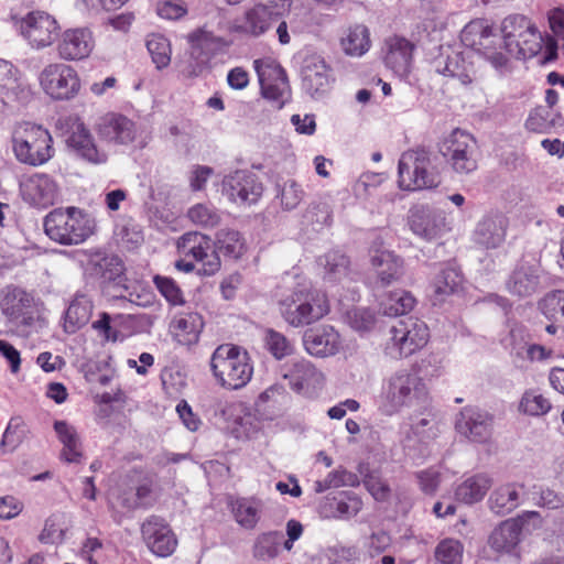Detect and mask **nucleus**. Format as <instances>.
I'll list each match as a JSON object with an SVG mask.
<instances>
[{
  "label": "nucleus",
  "mask_w": 564,
  "mask_h": 564,
  "mask_svg": "<svg viewBox=\"0 0 564 564\" xmlns=\"http://www.w3.org/2000/svg\"><path fill=\"white\" fill-rule=\"evenodd\" d=\"M95 219L77 207L56 208L44 218V230L51 240L64 245H79L94 235Z\"/></svg>",
  "instance_id": "nucleus-1"
},
{
  "label": "nucleus",
  "mask_w": 564,
  "mask_h": 564,
  "mask_svg": "<svg viewBox=\"0 0 564 564\" xmlns=\"http://www.w3.org/2000/svg\"><path fill=\"white\" fill-rule=\"evenodd\" d=\"M210 368L218 382L232 390L245 387L253 373L247 351L228 344L216 348L210 359Z\"/></svg>",
  "instance_id": "nucleus-2"
},
{
  "label": "nucleus",
  "mask_w": 564,
  "mask_h": 564,
  "mask_svg": "<svg viewBox=\"0 0 564 564\" xmlns=\"http://www.w3.org/2000/svg\"><path fill=\"white\" fill-rule=\"evenodd\" d=\"M283 319L293 327L311 325L329 312L325 294L307 289L293 291L279 302Z\"/></svg>",
  "instance_id": "nucleus-3"
},
{
  "label": "nucleus",
  "mask_w": 564,
  "mask_h": 564,
  "mask_svg": "<svg viewBox=\"0 0 564 564\" xmlns=\"http://www.w3.org/2000/svg\"><path fill=\"white\" fill-rule=\"evenodd\" d=\"M13 151L19 162L39 166L54 155L53 138L42 126L25 122L12 135Z\"/></svg>",
  "instance_id": "nucleus-4"
},
{
  "label": "nucleus",
  "mask_w": 564,
  "mask_h": 564,
  "mask_svg": "<svg viewBox=\"0 0 564 564\" xmlns=\"http://www.w3.org/2000/svg\"><path fill=\"white\" fill-rule=\"evenodd\" d=\"M398 173L399 186L405 191L434 188L441 183L432 155L424 149L404 152L399 160Z\"/></svg>",
  "instance_id": "nucleus-5"
},
{
  "label": "nucleus",
  "mask_w": 564,
  "mask_h": 564,
  "mask_svg": "<svg viewBox=\"0 0 564 564\" xmlns=\"http://www.w3.org/2000/svg\"><path fill=\"white\" fill-rule=\"evenodd\" d=\"M425 395V384L419 376L399 371L388 378L383 386L381 409L383 413L392 415Z\"/></svg>",
  "instance_id": "nucleus-6"
},
{
  "label": "nucleus",
  "mask_w": 564,
  "mask_h": 564,
  "mask_svg": "<svg viewBox=\"0 0 564 564\" xmlns=\"http://www.w3.org/2000/svg\"><path fill=\"white\" fill-rule=\"evenodd\" d=\"M429 328L424 322L412 317L400 319L390 326L384 352L393 359L409 357L426 345Z\"/></svg>",
  "instance_id": "nucleus-7"
},
{
  "label": "nucleus",
  "mask_w": 564,
  "mask_h": 564,
  "mask_svg": "<svg viewBox=\"0 0 564 564\" xmlns=\"http://www.w3.org/2000/svg\"><path fill=\"white\" fill-rule=\"evenodd\" d=\"M438 151L457 174H469L478 167L476 139L462 129L453 130L438 144Z\"/></svg>",
  "instance_id": "nucleus-8"
},
{
  "label": "nucleus",
  "mask_w": 564,
  "mask_h": 564,
  "mask_svg": "<svg viewBox=\"0 0 564 564\" xmlns=\"http://www.w3.org/2000/svg\"><path fill=\"white\" fill-rule=\"evenodd\" d=\"M40 85L50 97L56 100L73 98L80 87L76 70L64 63L46 65L40 74Z\"/></svg>",
  "instance_id": "nucleus-9"
},
{
  "label": "nucleus",
  "mask_w": 564,
  "mask_h": 564,
  "mask_svg": "<svg viewBox=\"0 0 564 564\" xmlns=\"http://www.w3.org/2000/svg\"><path fill=\"white\" fill-rule=\"evenodd\" d=\"M20 34L36 50L51 46L58 34L57 21L46 12L32 11L19 20Z\"/></svg>",
  "instance_id": "nucleus-10"
},
{
  "label": "nucleus",
  "mask_w": 564,
  "mask_h": 564,
  "mask_svg": "<svg viewBox=\"0 0 564 564\" xmlns=\"http://www.w3.org/2000/svg\"><path fill=\"white\" fill-rule=\"evenodd\" d=\"M141 536L149 551L159 556H171L177 547V538L170 524L161 517H149L140 528Z\"/></svg>",
  "instance_id": "nucleus-11"
},
{
  "label": "nucleus",
  "mask_w": 564,
  "mask_h": 564,
  "mask_svg": "<svg viewBox=\"0 0 564 564\" xmlns=\"http://www.w3.org/2000/svg\"><path fill=\"white\" fill-rule=\"evenodd\" d=\"M262 192L263 187L258 177L248 171H236L223 181V193L238 205L254 204Z\"/></svg>",
  "instance_id": "nucleus-12"
},
{
  "label": "nucleus",
  "mask_w": 564,
  "mask_h": 564,
  "mask_svg": "<svg viewBox=\"0 0 564 564\" xmlns=\"http://www.w3.org/2000/svg\"><path fill=\"white\" fill-rule=\"evenodd\" d=\"M178 248L184 253L191 254L202 263L199 272L204 275H213L220 269V258L217 249L210 250V239L199 232H187L178 241Z\"/></svg>",
  "instance_id": "nucleus-13"
},
{
  "label": "nucleus",
  "mask_w": 564,
  "mask_h": 564,
  "mask_svg": "<svg viewBox=\"0 0 564 564\" xmlns=\"http://www.w3.org/2000/svg\"><path fill=\"white\" fill-rule=\"evenodd\" d=\"M456 430L469 441L485 444L492 435V416L478 408H464L456 420Z\"/></svg>",
  "instance_id": "nucleus-14"
},
{
  "label": "nucleus",
  "mask_w": 564,
  "mask_h": 564,
  "mask_svg": "<svg viewBox=\"0 0 564 564\" xmlns=\"http://www.w3.org/2000/svg\"><path fill=\"white\" fill-rule=\"evenodd\" d=\"M370 262L376 270V283L382 288L400 281L404 275L403 259L376 243L370 249Z\"/></svg>",
  "instance_id": "nucleus-15"
},
{
  "label": "nucleus",
  "mask_w": 564,
  "mask_h": 564,
  "mask_svg": "<svg viewBox=\"0 0 564 564\" xmlns=\"http://www.w3.org/2000/svg\"><path fill=\"white\" fill-rule=\"evenodd\" d=\"M541 284V268L529 261L519 262L510 273L506 288L517 297L524 299L535 294Z\"/></svg>",
  "instance_id": "nucleus-16"
},
{
  "label": "nucleus",
  "mask_w": 564,
  "mask_h": 564,
  "mask_svg": "<svg viewBox=\"0 0 564 564\" xmlns=\"http://www.w3.org/2000/svg\"><path fill=\"white\" fill-rule=\"evenodd\" d=\"M303 343L310 355L322 358L336 355L341 344L339 333L330 325L307 329Z\"/></svg>",
  "instance_id": "nucleus-17"
},
{
  "label": "nucleus",
  "mask_w": 564,
  "mask_h": 564,
  "mask_svg": "<svg viewBox=\"0 0 564 564\" xmlns=\"http://www.w3.org/2000/svg\"><path fill=\"white\" fill-rule=\"evenodd\" d=\"M414 44L408 39L392 35L384 40L383 61L395 74L404 76L410 72Z\"/></svg>",
  "instance_id": "nucleus-18"
},
{
  "label": "nucleus",
  "mask_w": 564,
  "mask_h": 564,
  "mask_svg": "<svg viewBox=\"0 0 564 564\" xmlns=\"http://www.w3.org/2000/svg\"><path fill=\"white\" fill-rule=\"evenodd\" d=\"M507 228L508 219L503 214L490 213L478 221L474 231V239L476 243L487 249H496L503 243Z\"/></svg>",
  "instance_id": "nucleus-19"
},
{
  "label": "nucleus",
  "mask_w": 564,
  "mask_h": 564,
  "mask_svg": "<svg viewBox=\"0 0 564 564\" xmlns=\"http://www.w3.org/2000/svg\"><path fill=\"white\" fill-rule=\"evenodd\" d=\"M303 88L312 97L324 95L330 86L329 68L325 61L317 56H307L302 66Z\"/></svg>",
  "instance_id": "nucleus-20"
},
{
  "label": "nucleus",
  "mask_w": 564,
  "mask_h": 564,
  "mask_svg": "<svg viewBox=\"0 0 564 564\" xmlns=\"http://www.w3.org/2000/svg\"><path fill=\"white\" fill-rule=\"evenodd\" d=\"M93 48V35L86 29L66 30L57 45L59 57L66 61L84 59L89 56Z\"/></svg>",
  "instance_id": "nucleus-21"
},
{
  "label": "nucleus",
  "mask_w": 564,
  "mask_h": 564,
  "mask_svg": "<svg viewBox=\"0 0 564 564\" xmlns=\"http://www.w3.org/2000/svg\"><path fill=\"white\" fill-rule=\"evenodd\" d=\"M86 257V270L91 276L111 282L123 273V263L116 254L95 249L87 251Z\"/></svg>",
  "instance_id": "nucleus-22"
},
{
  "label": "nucleus",
  "mask_w": 564,
  "mask_h": 564,
  "mask_svg": "<svg viewBox=\"0 0 564 564\" xmlns=\"http://www.w3.org/2000/svg\"><path fill=\"white\" fill-rule=\"evenodd\" d=\"M284 378L289 379L294 391L307 395L319 389L324 383L323 373L307 360L293 362Z\"/></svg>",
  "instance_id": "nucleus-23"
},
{
  "label": "nucleus",
  "mask_w": 564,
  "mask_h": 564,
  "mask_svg": "<svg viewBox=\"0 0 564 564\" xmlns=\"http://www.w3.org/2000/svg\"><path fill=\"white\" fill-rule=\"evenodd\" d=\"M411 230L426 239L433 240L441 237L446 229L445 217L425 206H420L411 212Z\"/></svg>",
  "instance_id": "nucleus-24"
},
{
  "label": "nucleus",
  "mask_w": 564,
  "mask_h": 564,
  "mask_svg": "<svg viewBox=\"0 0 564 564\" xmlns=\"http://www.w3.org/2000/svg\"><path fill=\"white\" fill-rule=\"evenodd\" d=\"M66 143L76 156L89 163L102 164L108 160L107 153L97 148L93 135L83 123L76 126Z\"/></svg>",
  "instance_id": "nucleus-25"
},
{
  "label": "nucleus",
  "mask_w": 564,
  "mask_h": 564,
  "mask_svg": "<svg viewBox=\"0 0 564 564\" xmlns=\"http://www.w3.org/2000/svg\"><path fill=\"white\" fill-rule=\"evenodd\" d=\"M97 131L104 140L119 144L132 142L135 135L133 122L117 113L104 116L97 126Z\"/></svg>",
  "instance_id": "nucleus-26"
},
{
  "label": "nucleus",
  "mask_w": 564,
  "mask_h": 564,
  "mask_svg": "<svg viewBox=\"0 0 564 564\" xmlns=\"http://www.w3.org/2000/svg\"><path fill=\"white\" fill-rule=\"evenodd\" d=\"M256 68L261 85L262 96L276 102L278 107L281 108L289 95V84L286 75L281 67L269 68L267 70L261 69L256 61Z\"/></svg>",
  "instance_id": "nucleus-27"
},
{
  "label": "nucleus",
  "mask_w": 564,
  "mask_h": 564,
  "mask_svg": "<svg viewBox=\"0 0 564 564\" xmlns=\"http://www.w3.org/2000/svg\"><path fill=\"white\" fill-rule=\"evenodd\" d=\"M522 523L518 519L502 521L494 529L488 544L497 553H512L521 541Z\"/></svg>",
  "instance_id": "nucleus-28"
},
{
  "label": "nucleus",
  "mask_w": 564,
  "mask_h": 564,
  "mask_svg": "<svg viewBox=\"0 0 564 564\" xmlns=\"http://www.w3.org/2000/svg\"><path fill=\"white\" fill-rule=\"evenodd\" d=\"M21 187L25 198L35 205H52L57 196L56 184L46 174L32 175Z\"/></svg>",
  "instance_id": "nucleus-29"
},
{
  "label": "nucleus",
  "mask_w": 564,
  "mask_h": 564,
  "mask_svg": "<svg viewBox=\"0 0 564 564\" xmlns=\"http://www.w3.org/2000/svg\"><path fill=\"white\" fill-rule=\"evenodd\" d=\"M361 507L360 496H324L318 512L325 519H341L357 514Z\"/></svg>",
  "instance_id": "nucleus-30"
},
{
  "label": "nucleus",
  "mask_w": 564,
  "mask_h": 564,
  "mask_svg": "<svg viewBox=\"0 0 564 564\" xmlns=\"http://www.w3.org/2000/svg\"><path fill=\"white\" fill-rule=\"evenodd\" d=\"M278 20V14L264 4H257L246 11L241 23L237 24V31L251 35L260 36L265 33Z\"/></svg>",
  "instance_id": "nucleus-31"
},
{
  "label": "nucleus",
  "mask_w": 564,
  "mask_h": 564,
  "mask_svg": "<svg viewBox=\"0 0 564 564\" xmlns=\"http://www.w3.org/2000/svg\"><path fill=\"white\" fill-rule=\"evenodd\" d=\"M175 336L185 345L196 343L204 327L202 316L196 312L181 313L172 322Z\"/></svg>",
  "instance_id": "nucleus-32"
},
{
  "label": "nucleus",
  "mask_w": 564,
  "mask_h": 564,
  "mask_svg": "<svg viewBox=\"0 0 564 564\" xmlns=\"http://www.w3.org/2000/svg\"><path fill=\"white\" fill-rule=\"evenodd\" d=\"M54 430L63 444L61 456L67 463H77L82 458V444L74 426L65 421H56Z\"/></svg>",
  "instance_id": "nucleus-33"
},
{
  "label": "nucleus",
  "mask_w": 564,
  "mask_h": 564,
  "mask_svg": "<svg viewBox=\"0 0 564 564\" xmlns=\"http://www.w3.org/2000/svg\"><path fill=\"white\" fill-rule=\"evenodd\" d=\"M236 521L246 529H253L261 512L260 502L253 497H237L229 502Z\"/></svg>",
  "instance_id": "nucleus-34"
},
{
  "label": "nucleus",
  "mask_w": 564,
  "mask_h": 564,
  "mask_svg": "<svg viewBox=\"0 0 564 564\" xmlns=\"http://www.w3.org/2000/svg\"><path fill=\"white\" fill-rule=\"evenodd\" d=\"M91 304L85 296L76 297L65 312L64 328L73 334L82 326L86 325L90 318Z\"/></svg>",
  "instance_id": "nucleus-35"
},
{
  "label": "nucleus",
  "mask_w": 564,
  "mask_h": 564,
  "mask_svg": "<svg viewBox=\"0 0 564 564\" xmlns=\"http://www.w3.org/2000/svg\"><path fill=\"white\" fill-rule=\"evenodd\" d=\"M415 302L414 296L410 292L397 290L387 294L381 301L380 306L384 315L398 316L412 311Z\"/></svg>",
  "instance_id": "nucleus-36"
},
{
  "label": "nucleus",
  "mask_w": 564,
  "mask_h": 564,
  "mask_svg": "<svg viewBox=\"0 0 564 564\" xmlns=\"http://www.w3.org/2000/svg\"><path fill=\"white\" fill-rule=\"evenodd\" d=\"M340 44L347 55L361 56L370 47L369 30L365 25H355L348 30Z\"/></svg>",
  "instance_id": "nucleus-37"
},
{
  "label": "nucleus",
  "mask_w": 564,
  "mask_h": 564,
  "mask_svg": "<svg viewBox=\"0 0 564 564\" xmlns=\"http://www.w3.org/2000/svg\"><path fill=\"white\" fill-rule=\"evenodd\" d=\"M501 50V39L499 35L492 33V29L489 25V32H486L481 45H479L476 52L488 59L494 67L500 68L503 67L508 62L507 56L502 53Z\"/></svg>",
  "instance_id": "nucleus-38"
},
{
  "label": "nucleus",
  "mask_w": 564,
  "mask_h": 564,
  "mask_svg": "<svg viewBox=\"0 0 564 564\" xmlns=\"http://www.w3.org/2000/svg\"><path fill=\"white\" fill-rule=\"evenodd\" d=\"M283 534L271 531L260 534L253 544V556L260 561H267L278 556L282 544Z\"/></svg>",
  "instance_id": "nucleus-39"
},
{
  "label": "nucleus",
  "mask_w": 564,
  "mask_h": 564,
  "mask_svg": "<svg viewBox=\"0 0 564 564\" xmlns=\"http://www.w3.org/2000/svg\"><path fill=\"white\" fill-rule=\"evenodd\" d=\"M215 248L227 257L238 259L245 251V241L232 229H221L216 234Z\"/></svg>",
  "instance_id": "nucleus-40"
},
{
  "label": "nucleus",
  "mask_w": 564,
  "mask_h": 564,
  "mask_svg": "<svg viewBox=\"0 0 564 564\" xmlns=\"http://www.w3.org/2000/svg\"><path fill=\"white\" fill-rule=\"evenodd\" d=\"M440 433L438 421L432 414L421 417L412 423L406 440H415L419 443L427 444L435 440Z\"/></svg>",
  "instance_id": "nucleus-41"
},
{
  "label": "nucleus",
  "mask_w": 564,
  "mask_h": 564,
  "mask_svg": "<svg viewBox=\"0 0 564 564\" xmlns=\"http://www.w3.org/2000/svg\"><path fill=\"white\" fill-rule=\"evenodd\" d=\"M464 556V544L453 538L441 540L434 551L435 561L440 564H462Z\"/></svg>",
  "instance_id": "nucleus-42"
},
{
  "label": "nucleus",
  "mask_w": 564,
  "mask_h": 564,
  "mask_svg": "<svg viewBox=\"0 0 564 564\" xmlns=\"http://www.w3.org/2000/svg\"><path fill=\"white\" fill-rule=\"evenodd\" d=\"M319 264L324 267L329 279L337 280L348 274L350 260L344 252L330 250L319 258Z\"/></svg>",
  "instance_id": "nucleus-43"
},
{
  "label": "nucleus",
  "mask_w": 564,
  "mask_h": 564,
  "mask_svg": "<svg viewBox=\"0 0 564 564\" xmlns=\"http://www.w3.org/2000/svg\"><path fill=\"white\" fill-rule=\"evenodd\" d=\"M541 313L551 322L564 326V291H552L539 302Z\"/></svg>",
  "instance_id": "nucleus-44"
},
{
  "label": "nucleus",
  "mask_w": 564,
  "mask_h": 564,
  "mask_svg": "<svg viewBox=\"0 0 564 564\" xmlns=\"http://www.w3.org/2000/svg\"><path fill=\"white\" fill-rule=\"evenodd\" d=\"M463 282L460 272L454 268L442 270L435 278L433 288L434 293L442 301L445 296L458 291Z\"/></svg>",
  "instance_id": "nucleus-45"
},
{
  "label": "nucleus",
  "mask_w": 564,
  "mask_h": 564,
  "mask_svg": "<svg viewBox=\"0 0 564 564\" xmlns=\"http://www.w3.org/2000/svg\"><path fill=\"white\" fill-rule=\"evenodd\" d=\"M32 297L25 291L14 288L7 293L2 302V313L9 318H17L22 311L30 307Z\"/></svg>",
  "instance_id": "nucleus-46"
},
{
  "label": "nucleus",
  "mask_w": 564,
  "mask_h": 564,
  "mask_svg": "<svg viewBox=\"0 0 564 564\" xmlns=\"http://www.w3.org/2000/svg\"><path fill=\"white\" fill-rule=\"evenodd\" d=\"M502 33L508 37H525L527 35L535 36L538 30L535 26L524 17L520 14L510 15L502 22Z\"/></svg>",
  "instance_id": "nucleus-47"
},
{
  "label": "nucleus",
  "mask_w": 564,
  "mask_h": 564,
  "mask_svg": "<svg viewBox=\"0 0 564 564\" xmlns=\"http://www.w3.org/2000/svg\"><path fill=\"white\" fill-rule=\"evenodd\" d=\"M147 47L159 69L166 67L171 61V46L166 37L153 34L147 41Z\"/></svg>",
  "instance_id": "nucleus-48"
},
{
  "label": "nucleus",
  "mask_w": 564,
  "mask_h": 564,
  "mask_svg": "<svg viewBox=\"0 0 564 564\" xmlns=\"http://www.w3.org/2000/svg\"><path fill=\"white\" fill-rule=\"evenodd\" d=\"M143 496H109L108 505L112 513V518L120 523L123 518L128 517L133 510L140 507V498Z\"/></svg>",
  "instance_id": "nucleus-49"
},
{
  "label": "nucleus",
  "mask_w": 564,
  "mask_h": 564,
  "mask_svg": "<svg viewBox=\"0 0 564 564\" xmlns=\"http://www.w3.org/2000/svg\"><path fill=\"white\" fill-rule=\"evenodd\" d=\"M187 217L193 224L204 228L216 227L221 219L219 213L206 204H196L191 207L187 212Z\"/></svg>",
  "instance_id": "nucleus-50"
},
{
  "label": "nucleus",
  "mask_w": 564,
  "mask_h": 564,
  "mask_svg": "<svg viewBox=\"0 0 564 564\" xmlns=\"http://www.w3.org/2000/svg\"><path fill=\"white\" fill-rule=\"evenodd\" d=\"M304 218L313 226L314 230H319L332 224V208L327 203L311 204L304 214Z\"/></svg>",
  "instance_id": "nucleus-51"
},
{
  "label": "nucleus",
  "mask_w": 564,
  "mask_h": 564,
  "mask_svg": "<svg viewBox=\"0 0 564 564\" xmlns=\"http://www.w3.org/2000/svg\"><path fill=\"white\" fill-rule=\"evenodd\" d=\"M486 32H489V25L484 20H474L465 25L460 33V39L466 46L477 51Z\"/></svg>",
  "instance_id": "nucleus-52"
},
{
  "label": "nucleus",
  "mask_w": 564,
  "mask_h": 564,
  "mask_svg": "<svg viewBox=\"0 0 564 564\" xmlns=\"http://www.w3.org/2000/svg\"><path fill=\"white\" fill-rule=\"evenodd\" d=\"M494 479L487 473L468 476L457 488L456 494H486L492 489Z\"/></svg>",
  "instance_id": "nucleus-53"
},
{
  "label": "nucleus",
  "mask_w": 564,
  "mask_h": 564,
  "mask_svg": "<svg viewBox=\"0 0 564 564\" xmlns=\"http://www.w3.org/2000/svg\"><path fill=\"white\" fill-rule=\"evenodd\" d=\"M264 341L268 350L276 358L282 359L292 352V345L286 337L275 332L274 329H267L264 333Z\"/></svg>",
  "instance_id": "nucleus-54"
},
{
  "label": "nucleus",
  "mask_w": 564,
  "mask_h": 564,
  "mask_svg": "<svg viewBox=\"0 0 564 564\" xmlns=\"http://www.w3.org/2000/svg\"><path fill=\"white\" fill-rule=\"evenodd\" d=\"M520 408L530 415H543L551 409L550 401L536 391H528L523 394Z\"/></svg>",
  "instance_id": "nucleus-55"
},
{
  "label": "nucleus",
  "mask_w": 564,
  "mask_h": 564,
  "mask_svg": "<svg viewBox=\"0 0 564 564\" xmlns=\"http://www.w3.org/2000/svg\"><path fill=\"white\" fill-rule=\"evenodd\" d=\"M26 436V429L24 421L17 416L12 417L3 433L0 446L4 447L7 445L11 446V448H15Z\"/></svg>",
  "instance_id": "nucleus-56"
},
{
  "label": "nucleus",
  "mask_w": 564,
  "mask_h": 564,
  "mask_svg": "<svg viewBox=\"0 0 564 564\" xmlns=\"http://www.w3.org/2000/svg\"><path fill=\"white\" fill-rule=\"evenodd\" d=\"M153 282L169 303L172 305L184 304L183 293L174 280L167 276L155 275Z\"/></svg>",
  "instance_id": "nucleus-57"
},
{
  "label": "nucleus",
  "mask_w": 564,
  "mask_h": 564,
  "mask_svg": "<svg viewBox=\"0 0 564 564\" xmlns=\"http://www.w3.org/2000/svg\"><path fill=\"white\" fill-rule=\"evenodd\" d=\"M347 318L356 330H369L376 323L375 313L366 307H356L347 313Z\"/></svg>",
  "instance_id": "nucleus-58"
},
{
  "label": "nucleus",
  "mask_w": 564,
  "mask_h": 564,
  "mask_svg": "<svg viewBox=\"0 0 564 564\" xmlns=\"http://www.w3.org/2000/svg\"><path fill=\"white\" fill-rule=\"evenodd\" d=\"M532 341L531 336L527 328L521 325H516L510 330V346L511 354L519 358H524V351Z\"/></svg>",
  "instance_id": "nucleus-59"
},
{
  "label": "nucleus",
  "mask_w": 564,
  "mask_h": 564,
  "mask_svg": "<svg viewBox=\"0 0 564 564\" xmlns=\"http://www.w3.org/2000/svg\"><path fill=\"white\" fill-rule=\"evenodd\" d=\"M281 205L286 210L294 209L303 198V191L294 181L284 182L280 191Z\"/></svg>",
  "instance_id": "nucleus-60"
},
{
  "label": "nucleus",
  "mask_w": 564,
  "mask_h": 564,
  "mask_svg": "<svg viewBox=\"0 0 564 564\" xmlns=\"http://www.w3.org/2000/svg\"><path fill=\"white\" fill-rule=\"evenodd\" d=\"M519 496H490L489 508L500 517L507 516L519 506Z\"/></svg>",
  "instance_id": "nucleus-61"
},
{
  "label": "nucleus",
  "mask_w": 564,
  "mask_h": 564,
  "mask_svg": "<svg viewBox=\"0 0 564 564\" xmlns=\"http://www.w3.org/2000/svg\"><path fill=\"white\" fill-rule=\"evenodd\" d=\"M158 14L166 20H178L187 13V8L182 1H162L156 4Z\"/></svg>",
  "instance_id": "nucleus-62"
},
{
  "label": "nucleus",
  "mask_w": 564,
  "mask_h": 564,
  "mask_svg": "<svg viewBox=\"0 0 564 564\" xmlns=\"http://www.w3.org/2000/svg\"><path fill=\"white\" fill-rule=\"evenodd\" d=\"M64 530L59 523V520L55 517H50L44 524V528L40 534V541L42 543H57L63 540Z\"/></svg>",
  "instance_id": "nucleus-63"
},
{
  "label": "nucleus",
  "mask_w": 564,
  "mask_h": 564,
  "mask_svg": "<svg viewBox=\"0 0 564 564\" xmlns=\"http://www.w3.org/2000/svg\"><path fill=\"white\" fill-rule=\"evenodd\" d=\"M358 558L359 553L355 546H338L333 550V564H356Z\"/></svg>",
  "instance_id": "nucleus-64"
}]
</instances>
